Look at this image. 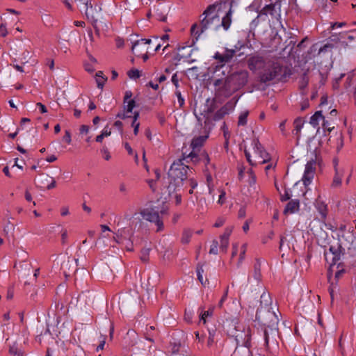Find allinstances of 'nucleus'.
I'll list each match as a JSON object with an SVG mask.
<instances>
[{
  "mask_svg": "<svg viewBox=\"0 0 356 356\" xmlns=\"http://www.w3.org/2000/svg\"><path fill=\"white\" fill-rule=\"evenodd\" d=\"M304 122L305 121L302 118H298L294 120V129L293 133L296 135L298 138L300 136V133L302 127H303Z\"/></svg>",
  "mask_w": 356,
  "mask_h": 356,
  "instance_id": "nucleus-18",
  "label": "nucleus"
},
{
  "mask_svg": "<svg viewBox=\"0 0 356 356\" xmlns=\"http://www.w3.org/2000/svg\"><path fill=\"white\" fill-rule=\"evenodd\" d=\"M175 94H176V95L177 97V99H178V103H179V108L183 107V106L184 105V99L182 97L180 91L177 90L175 92Z\"/></svg>",
  "mask_w": 356,
  "mask_h": 356,
  "instance_id": "nucleus-39",
  "label": "nucleus"
},
{
  "mask_svg": "<svg viewBox=\"0 0 356 356\" xmlns=\"http://www.w3.org/2000/svg\"><path fill=\"white\" fill-rule=\"evenodd\" d=\"M249 74L246 70L232 73L225 78L213 81L216 97H229L243 88L248 81Z\"/></svg>",
  "mask_w": 356,
  "mask_h": 356,
  "instance_id": "nucleus-2",
  "label": "nucleus"
},
{
  "mask_svg": "<svg viewBox=\"0 0 356 356\" xmlns=\"http://www.w3.org/2000/svg\"><path fill=\"white\" fill-rule=\"evenodd\" d=\"M269 58H264L259 56H253L248 58V66L252 71H256L259 69H263L266 67L267 60Z\"/></svg>",
  "mask_w": 356,
  "mask_h": 356,
  "instance_id": "nucleus-9",
  "label": "nucleus"
},
{
  "mask_svg": "<svg viewBox=\"0 0 356 356\" xmlns=\"http://www.w3.org/2000/svg\"><path fill=\"white\" fill-rule=\"evenodd\" d=\"M272 300L270 294L264 292L260 297V307L256 314V319L264 325V338L266 344L268 346H277L279 338L278 316L271 307Z\"/></svg>",
  "mask_w": 356,
  "mask_h": 356,
  "instance_id": "nucleus-1",
  "label": "nucleus"
},
{
  "mask_svg": "<svg viewBox=\"0 0 356 356\" xmlns=\"http://www.w3.org/2000/svg\"><path fill=\"white\" fill-rule=\"evenodd\" d=\"M81 134H87L89 131V127L88 125H81L79 129Z\"/></svg>",
  "mask_w": 356,
  "mask_h": 356,
  "instance_id": "nucleus-48",
  "label": "nucleus"
},
{
  "mask_svg": "<svg viewBox=\"0 0 356 356\" xmlns=\"http://www.w3.org/2000/svg\"><path fill=\"white\" fill-rule=\"evenodd\" d=\"M235 103H232V102H227L223 107H227V111L229 112L234 109Z\"/></svg>",
  "mask_w": 356,
  "mask_h": 356,
  "instance_id": "nucleus-54",
  "label": "nucleus"
},
{
  "mask_svg": "<svg viewBox=\"0 0 356 356\" xmlns=\"http://www.w3.org/2000/svg\"><path fill=\"white\" fill-rule=\"evenodd\" d=\"M67 238V232L65 229L62 230L61 232V241L62 243L65 244Z\"/></svg>",
  "mask_w": 356,
  "mask_h": 356,
  "instance_id": "nucleus-50",
  "label": "nucleus"
},
{
  "mask_svg": "<svg viewBox=\"0 0 356 356\" xmlns=\"http://www.w3.org/2000/svg\"><path fill=\"white\" fill-rule=\"evenodd\" d=\"M253 277L257 282L261 280V262L259 259H256V262L254 265Z\"/></svg>",
  "mask_w": 356,
  "mask_h": 356,
  "instance_id": "nucleus-20",
  "label": "nucleus"
},
{
  "mask_svg": "<svg viewBox=\"0 0 356 356\" xmlns=\"http://www.w3.org/2000/svg\"><path fill=\"white\" fill-rule=\"evenodd\" d=\"M63 140L67 143L70 144L71 143V134L69 131H65V136H63Z\"/></svg>",
  "mask_w": 356,
  "mask_h": 356,
  "instance_id": "nucleus-49",
  "label": "nucleus"
},
{
  "mask_svg": "<svg viewBox=\"0 0 356 356\" xmlns=\"http://www.w3.org/2000/svg\"><path fill=\"white\" fill-rule=\"evenodd\" d=\"M332 47V44H325L323 47L320 48L318 54H321V52L327 51V49H331Z\"/></svg>",
  "mask_w": 356,
  "mask_h": 356,
  "instance_id": "nucleus-55",
  "label": "nucleus"
},
{
  "mask_svg": "<svg viewBox=\"0 0 356 356\" xmlns=\"http://www.w3.org/2000/svg\"><path fill=\"white\" fill-rule=\"evenodd\" d=\"M235 54L236 51L234 49H225L223 54H220L219 52L216 53L214 58L218 60L219 63H222V66H223L225 63L231 61Z\"/></svg>",
  "mask_w": 356,
  "mask_h": 356,
  "instance_id": "nucleus-11",
  "label": "nucleus"
},
{
  "mask_svg": "<svg viewBox=\"0 0 356 356\" xmlns=\"http://www.w3.org/2000/svg\"><path fill=\"white\" fill-rule=\"evenodd\" d=\"M277 6V3H270L268 5H266L259 13L258 17L262 15H270L273 16L275 11V7Z\"/></svg>",
  "mask_w": 356,
  "mask_h": 356,
  "instance_id": "nucleus-16",
  "label": "nucleus"
},
{
  "mask_svg": "<svg viewBox=\"0 0 356 356\" xmlns=\"http://www.w3.org/2000/svg\"><path fill=\"white\" fill-rule=\"evenodd\" d=\"M172 82L175 86L176 88L179 86V81L177 78V74H174L172 76Z\"/></svg>",
  "mask_w": 356,
  "mask_h": 356,
  "instance_id": "nucleus-57",
  "label": "nucleus"
},
{
  "mask_svg": "<svg viewBox=\"0 0 356 356\" xmlns=\"http://www.w3.org/2000/svg\"><path fill=\"white\" fill-rule=\"evenodd\" d=\"M232 10L229 9L226 15L222 17V20L220 22V26L221 25L225 30H227L231 24L232 19H231Z\"/></svg>",
  "mask_w": 356,
  "mask_h": 356,
  "instance_id": "nucleus-22",
  "label": "nucleus"
},
{
  "mask_svg": "<svg viewBox=\"0 0 356 356\" xmlns=\"http://www.w3.org/2000/svg\"><path fill=\"white\" fill-rule=\"evenodd\" d=\"M330 257H332V264H336L340 259V253L338 252V248L331 246L329 250L325 252V258L327 262H329Z\"/></svg>",
  "mask_w": 356,
  "mask_h": 356,
  "instance_id": "nucleus-14",
  "label": "nucleus"
},
{
  "mask_svg": "<svg viewBox=\"0 0 356 356\" xmlns=\"http://www.w3.org/2000/svg\"><path fill=\"white\" fill-rule=\"evenodd\" d=\"M246 247H247V245L246 244H243L241 247V254H240V257H239V260H238V266H239L242 262V261L243 260L244 257H245V251H246Z\"/></svg>",
  "mask_w": 356,
  "mask_h": 356,
  "instance_id": "nucleus-38",
  "label": "nucleus"
},
{
  "mask_svg": "<svg viewBox=\"0 0 356 356\" xmlns=\"http://www.w3.org/2000/svg\"><path fill=\"white\" fill-rule=\"evenodd\" d=\"M107 80L106 77H102V78H97L96 81L97 84V87L99 88H102L105 81Z\"/></svg>",
  "mask_w": 356,
  "mask_h": 356,
  "instance_id": "nucleus-40",
  "label": "nucleus"
},
{
  "mask_svg": "<svg viewBox=\"0 0 356 356\" xmlns=\"http://www.w3.org/2000/svg\"><path fill=\"white\" fill-rule=\"evenodd\" d=\"M127 103V105L124 106V111L127 113H131L132 110L136 106V102L134 99H129Z\"/></svg>",
  "mask_w": 356,
  "mask_h": 356,
  "instance_id": "nucleus-31",
  "label": "nucleus"
},
{
  "mask_svg": "<svg viewBox=\"0 0 356 356\" xmlns=\"http://www.w3.org/2000/svg\"><path fill=\"white\" fill-rule=\"evenodd\" d=\"M280 194L281 195V200H289L293 197V195L286 189L284 190V194L281 192H280Z\"/></svg>",
  "mask_w": 356,
  "mask_h": 356,
  "instance_id": "nucleus-37",
  "label": "nucleus"
},
{
  "mask_svg": "<svg viewBox=\"0 0 356 356\" xmlns=\"http://www.w3.org/2000/svg\"><path fill=\"white\" fill-rule=\"evenodd\" d=\"M188 172H192L189 167L183 163V159H179L173 162L168 171V177L173 181L170 183L168 190L169 192V198L176 199L179 200L181 199V194L177 192L172 194V191L175 190V187H179L183 185L184 181H187L189 176Z\"/></svg>",
  "mask_w": 356,
  "mask_h": 356,
  "instance_id": "nucleus-3",
  "label": "nucleus"
},
{
  "mask_svg": "<svg viewBox=\"0 0 356 356\" xmlns=\"http://www.w3.org/2000/svg\"><path fill=\"white\" fill-rule=\"evenodd\" d=\"M287 67L283 66L278 58H271L267 60L266 67L259 73V79L261 83H266L271 81H281L289 76Z\"/></svg>",
  "mask_w": 356,
  "mask_h": 356,
  "instance_id": "nucleus-5",
  "label": "nucleus"
},
{
  "mask_svg": "<svg viewBox=\"0 0 356 356\" xmlns=\"http://www.w3.org/2000/svg\"><path fill=\"white\" fill-rule=\"evenodd\" d=\"M132 92L131 91H126L124 97V104H126L127 101L131 99Z\"/></svg>",
  "mask_w": 356,
  "mask_h": 356,
  "instance_id": "nucleus-51",
  "label": "nucleus"
},
{
  "mask_svg": "<svg viewBox=\"0 0 356 356\" xmlns=\"http://www.w3.org/2000/svg\"><path fill=\"white\" fill-rule=\"evenodd\" d=\"M203 273H204V269H203L202 265L200 264H198L197 266V274L202 275Z\"/></svg>",
  "mask_w": 356,
  "mask_h": 356,
  "instance_id": "nucleus-63",
  "label": "nucleus"
},
{
  "mask_svg": "<svg viewBox=\"0 0 356 356\" xmlns=\"http://www.w3.org/2000/svg\"><path fill=\"white\" fill-rule=\"evenodd\" d=\"M227 291H225V293L224 295L222 296V297L221 298L219 303H218V307L220 308H221L222 307V304L223 302H225V300L227 299Z\"/></svg>",
  "mask_w": 356,
  "mask_h": 356,
  "instance_id": "nucleus-61",
  "label": "nucleus"
},
{
  "mask_svg": "<svg viewBox=\"0 0 356 356\" xmlns=\"http://www.w3.org/2000/svg\"><path fill=\"white\" fill-rule=\"evenodd\" d=\"M317 164L318 161L316 155H315V159H312L306 164L305 170L302 178L303 183L305 186L309 184L314 178Z\"/></svg>",
  "mask_w": 356,
  "mask_h": 356,
  "instance_id": "nucleus-7",
  "label": "nucleus"
},
{
  "mask_svg": "<svg viewBox=\"0 0 356 356\" xmlns=\"http://www.w3.org/2000/svg\"><path fill=\"white\" fill-rule=\"evenodd\" d=\"M200 159H202V162H203L206 167V171H208V165L210 163V158L208 155V154L206 152H203L201 153V157H200Z\"/></svg>",
  "mask_w": 356,
  "mask_h": 356,
  "instance_id": "nucleus-32",
  "label": "nucleus"
},
{
  "mask_svg": "<svg viewBox=\"0 0 356 356\" xmlns=\"http://www.w3.org/2000/svg\"><path fill=\"white\" fill-rule=\"evenodd\" d=\"M225 222V219L224 218H219L213 225L215 227H220L223 225Z\"/></svg>",
  "mask_w": 356,
  "mask_h": 356,
  "instance_id": "nucleus-47",
  "label": "nucleus"
},
{
  "mask_svg": "<svg viewBox=\"0 0 356 356\" xmlns=\"http://www.w3.org/2000/svg\"><path fill=\"white\" fill-rule=\"evenodd\" d=\"M312 193V191L310 190H307L305 192L303 193V197L305 200H308L309 198H314L315 200H318V198H320V195L317 194L316 197H312L311 194Z\"/></svg>",
  "mask_w": 356,
  "mask_h": 356,
  "instance_id": "nucleus-36",
  "label": "nucleus"
},
{
  "mask_svg": "<svg viewBox=\"0 0 356 356\" xmlns=\"http://www.w3.org/2000/svg\"><path fill=\"white\" fill-rule=\"evenodd\" d=\"M101 152L103 154V155L104 156V159L106 161H108L111 159V155L107 147H104L102 149Z\"/></svg>",
  "mask_w": 356,
  "mask_h": 356,
  "instance_id": "nucleus-41",
  "label": "nucleus"
},
{
  "mask_svg": "<svg viewBox=\"0 0 356 356\" xmlns=\"http://www.w3.org/2000/svg\"><path fill=\"white\" fill-rule=\"evenodd\" d=\"M208 138V136H201L198 137H195L193 139L191 143V147L193 149L195 148L201 147L204 143L206 141L207 138Z\"/></svg>",
  "mask_w": 356,
  "mask_h": 356,
  "instance_id": "nucleus-19",
  "label": "nucleus"
},
{
  "mask_svg": "<svg viewBox=\"0 0 356 356\" xmlns=\"http://www.w3.org/2000/svg\"><path fill=\"white\" fill-rule=\"evenodd\" d=\"M323 127L325 129H327L329 132H331L332 130L334 129V127H330L328 121L325 120V119H323Z\"/></svg>",
  "mask_w": 356,
  "mask_h": 356,
  "instance_id": "nucleus-46",
  "label": "nucleus"
},
{
  "mask_svg": "<svg viewBox=\"0 0 356 356\" xmlns=\"http://www.w3.org/2000/svg\"><path fill=\"white\" fill-rule=\"evenodd\" d=\"M253 145H254V152L257 154V162L259 163L260 164H263L267 162V161L269 159V155L268 154L264 149L263 147L260 144L258 139H254L253 140Z\"/></svg>",
  "mask_w": 356,
  "mask_h": 356,
  "instance_id": "nucleus-10",
  "label": "nucleus"
},
{
  "mask_svg": "<svg viewBox=\"0 0 356 356\" xmlns=\"http://www.w3.org/2000/svg\"><path fill=\"white\" fill-rule=\"evenodd\" d=\"M238 216L239 218H243L245 216V207H241L238 213Z\"/></svg>",
  "mask_w": 356,
  "mask_h": 356,
  "instance_id": "nucleus-58",
  "label": "nucleus"
},
{
  "mask_svg": "<svg viewBox=\"0 0 356 356\" xmlns=\"http://www.w3.org/2000/svg\"><path fill=\"white\" fill-rule=\"evenodd\" d=\"M92 19V26H93V27H94V29L95 30V33L99 35V29L97 26V19H95V17L93 19Z\"/></svg>",
  "mask_w": 356,
  "mask_h": 356,
  "instance_id": "nucleus-62",
  "label": "nucleus"
},
{
  "mask_svg": "<svg viewBox=\"0 0 356 356\" xmlns=\"http://www.w3.org/2000/svg\"><path fill=\"white\" fill-rule=\"evenodd\" d=\"M346 25V23L345 22H335V23H332L331 24V29H334L336 26L337 27H342L343 26Z\"/></svg>",
  "mask_w": 356,
  "mask_h": 356,
  "instance_id": "nucleus-59",
  "label": "nucleus"
},
{
  "mask_svg": "<svg viewBox=\"0 0 356 356\" xmlns=\"http://www.w3.org/2000/svg\"><path fill=\"white\" fill-rule=\"evenodd\" d=\"M188 157L191 158V161L195 164L202 161V159H200V157H201V154L198 155L194 152H192L187 156H184L182 159L184 160Z\"/></svg>",
  "mask_w": 356,
  "mask_h": 356,
  "instance_id": "nucleus-29",
  "label": "nucleus"
},
{
  "mask_svg": "<svg viewBox=\"0 0 356 356\" xmlns=\"http://www.w3.org/2000/svg\"><path fill=\"white\" fill-rule=\"evenodd\" d=\"M245 337L246 339L244 341V346L236 347L232 356H253L252 352L250 350V334H249V329L245 334Z\"/></svg>",
  "mask_w": 356,
  "mask_h": 356,
  "instance_id": "nucleus-8",
  "label": "nucleus"
},
{
  "mask_svg": "<svg viewBox=\"0 0 356 356\" xmlns=\"http://www.w3.org/2000/svg\"><path fill=\"white\" fill-rule=\"evenodd\" d=\"M233 230V227H227L222 235L220 236V249L222 252H225L229 245V237Z\"/></svg>",
  "mask_w": 356,
  "mask_h": 356,
  "instance_id": "nucleus-13",
  "label": "nucleus"
},
{
  "mask_svg": "<svg viewBox=\"0 0 356 356\" xmlns=\"http://www.w3.org/2000/svg\"><path fill=\"white\" fill-rule=\"evenodd\" d=\"M104 345H105V337H104L103 340L100 342L99 346L97 347V351L103 350Z\"/></svg>",
  "mask_w": 356,
  "mask_h": 356,
  "instance_id": "nucleus-64",
  "label": "nucleus"
},
{
  "mask_svg": "<svg viewBox=\"0 0 356 356\" xmlns=\"http://www.w3.org/2000/svg\"><path fill=\"white\" fill-rule=\"evenodd\" d=\"M229 112L227 111V107H222L220 109H219L214 115V120H219L221 118H222L225 115L228 114Z\"/></svg>",
  "mask_w": 356,
  "mask_h": 356,
  "instance_id": "nucleus-28",
  "label": "nucleus"
},
{
  "mask_svg": "<svg viewBox=\"0 0 356 356\" xmlns=\"http://www.w3.org/2000/svg\"><path fill=\"white\" fill-rule=\"evenodd\" d=\"M178 51L181 54H184L185 55V53L188 54L187 56H190V51L191 49L188 47H181L178 48Z\"/></svg>",
  "mask_w": 356,
  "mask_h": 356,
  "instance_id": "nucleus-43",
  "label": "nucleus"
},
{
  "mask_svg": "<svg viewBox=\"0 0 356 356\" xmlns=\"http://www.w3.org/2000/svg\"><path fill=\"white\" fill-rule=\"evenodd\" d=\"M218 242L216 240L212 241L211 248L209 250V254H218Z\"/></svg>",
  "mask_w": 356,
  "mask_h": 356,
  "instance_id": "nucleus-33",
  "label": "nucleus"
},
{
  "mask_svg": "<svg viewBox=\"0 0 356 356\" xmlns=\"http://www.w3.org/2000/svg\"><path fill=\"white\" fill-rule=\"evenodd\" d=\"M341 179H342V175H339V173L336 171L335 175L334 177L332 183V187L337 188L341 186Z\"/></svg>",
  "mask_w": 356,
  "mask_h": 356,
  "instance_id": "nucleus-30",
  "label": "nucleus"
},
{
  "mask_svg": "<svg viewBox=\"0 0 356 356\" xmlns=\"http://www.w3.org/2000/svg\"><path fill=\"white\" fill-rule=\"evenodd\" d=\"M309 83V78L307 76V72H305L301 76L300 80L299 81V88L301 90H305Z\"/></svg>",
  "mask_w": 356,
  "mask_h": 356,
  "instance_id": "nucleus-25",
  "label": "nucleus"
},
{
  "mask_svg": "<svg viewBox=\"0 0 356 356\" xmlns=\"http://www.w3.org/2000/svg\"><path fill=\"white\" fill-rule=\"evenodd\" d=\"M321 119H324L322 112L321 111H316L310 118L309 123L314 127L318 125V121Z\"/></svg>",
  "mask_w": 356,
  "mask_h": 356,
  "instance_id": "nucleus-23",
  "label": "nucleus"
},
{
  "mask_svg": "<svg viewBox=\"0 0 356 356\" xmlns=\"http://www.w3.org/2000/svg\"><path fill=\"white\" fill-rule=\"evenodd\" d=\"M212 313H213V309L204 312L201 315L200 321H203V323H205V322H206V320H205L206 317H207L209 316H211L212 314Z\"/></svg>",
  "mask_w": 356,
  "mask_h": 356,
  "instance_id": "nucleus-44",
  "label": "nucleus"
},
{
  "mask_svg": "<svg viewBox=\"0 0 356 356\" xmlns=\"http://www.w3.org/2000/svg\"><path fill=\"white\" fill-rule=\"evenodd\" d=\"M46 179H51V183L47 186V189H51L56 186V181L54 179V178L47 175L45 177Z\"/></svg>",
  "mask_w": 356,
  "mask_h": 356,
  "instance_id": "nucleus-42",
  "label": "nucleus"
},
{
  "mask_svg": "<svg viewBox=\"0 0 356 356\" xmlns=\"http://www.w3.org/2000/svg\"><path fill=\"white\" fill-rule=\"evenodd\" d=\"M220 19L216 12V6L210 5L200 16V24H193L191 29L192 35L197 40L200 35L209 29L220 26Z\"/></svg>",
  "mask_w": 356,
  "mask_h": 356,
  "instance_id": "nucleus-4",
  "label": "nucleus"
},
{
  "mask_svg": "<svg viewBox=\"0 0 356 356\" xmlns=\"http://www.w3.org/2000/svg\"><path fill=\"white\" fill-rule=\"evenodd\" d=\"M7 29L6 27V25L3 24H1L0 25V36L5 37L7 35Z\"/></svg>",
  "mask_w": 356,
  "mask_h": 356,
  "instance_id": "nucleus-45",
  "label": "nucleus"
},
{
  "mask_svg": "<svg viewBox=\"0 0 356 356\" xmlns=\"http://www.w3.org/2000/svg\"><path fill=\"white\" fill-rule=\"evenodd\" d=\"M249 115V111H245L241 113V115L238 117V126H245L247 124V118Z\"/></svg>",
  "mask_w": 356,
  "mask_h": 356,
  "instance_id": "nucleus-27",
  "label": "nucleus"
},
{
  "mask_svg": "<svg viewBox=\"0 0 356 356\" xmlns=\"http://www.w3.org/2000/svg\"><path fill=\"white\" fill-rule=\"evenodd\" d=\"M214 342V336L213 334L209 332V337L208 338L207 345L209 346H211L212 343Z\"/></svg>",
  "mask_w": 356,
  "mask_h": 356,
  "instance_id": "nucleus-60",
  "label": "nucleus"
},
{
  "mask_svg": "<svg viewBox=\"0 0 356 356\" xmlns=\"http://www.w3.org/2000/svg\"><path fill=\"white\" fill-rule=\"evenodd\" d=\"M188 56L186 55H184V54H181L180 52H178L176 56H175V60L177 61H180L182 58H187Z\"/></svg>",
  "mask_w": 356,
  "mask_h": 356,
  "instance_id": "nucleus-56",
  "label": "nucleus"
},
{
  "mask_svg": "<svg viewBox=\"0 0 356 356\" xmlns=\"http://www.w3.org/2000/svg\"><path fill=\"white\" fill-rule=\"evenodd\" d=\"M315 207L320 213L322 218H325L327 216V205L324 204V202H315Z\"/></svg>",
  "mask_w": 356,
  "mask_h": 356,
  "instance_id": "nucleus-21",
  "label": "nucleus"
},
{
  "mask_svg": "<svg viewBox=\"0 0 356 356\" xmlns=\"http://www.w3.org/2000/svg\"><path fill=\"white\" fill-rule=\"evenodd\" d=\"M168 207L163 204V206L159 211L158 209L156 210L154 208L149 207L142 209L140 212V214L146 220L155 222L157 226L156 231L160 232L163 229V223L161 220L159 214L161 216L165 214L168 211Z\"/></svg>",
  "mask_w": 356,
  "mask_h": 356,
  "instance_id": "nucleus-6",
  "label": "nucleus"
},
{
  "mask_svg": "<svg viewBox=\"0 0 356 356\" xmlns=\"http://www.w3.org/2000/svg\"><path fill=\"white\" fill-rule=\"evenodd\" d=\"M149 252V248L143 249L142 250L140 259L143 262H147L148 261Z\"/></svg>",
  "mask_w": 356,
  "mask_h": 356,
  "instance_id": "nucleus-34",
  "label": "nucleus"
},
{
  "mask_svg": "<svg viewBox=\"0 0 356 356\" xmlns=\"http://www.w3.org/2000/svg\"><path fill=\"white\" fill-rule=\"evenodd\" d=\"M265 341V339H264ZM264 348H257L254 353H252L253 356H267V353L270 351V349L271 347H276L277 346H272L270 344L268 346L266 344V342L264 341Z\"/></svg>",
  "mask_w": 356,
  "mask_h": 356,
  "instance_id": "nucleus-17",
  "label": "nucleus"
},
{
  "mask_svg": "<svg viewBox=\"0 0 356 356\" xmlns=\"http://www.w3.org/2000/svg\"><path fill=\"white\" fill-rule=\"evenodd\" d=\"M192 236V232L189 229H184L182 234L181 241L182 243L187 244L190 242Z\"/></svg>",
  "mask_w": 356,
  "mask_h": 356,
  "instance_id": "nucleus-26",
  "label": "nucleus"
},
{
  "mask_svg": "<svg viewBox=\"0 0 356 356\" xmlns=\"http://www.w3.org/2000/svg\"><path fill=\"white\" fill-rule=\"evenodd\" d=\"M9 353L12 356H23L24 355V352L17 347L16 343H15L13 345L10 346Z\"/></svg>",
  "mask_w": 356,
  "mask_h": 356,
  "instance_id": "nucleus-24",
  "label": "nucleus"
},
{
  "mask_svg": "<svg viewBox=\"0 0 356 356\" xmlns=\"http://www.w3.org/2000/svg\"><path fill=\"white\" fill-rule=\"evenodd\" d=\"M36 106L40 108V112L42 113H45L47 112V109L46 106L44 104H42V103L38 102L36 104Z\"/></svg>",
  "mask_w": 356,
  "mask_h": 356,
  "instance_id": "nucleus-53",
  "label": "nucleus"
},
{
  "mask_svg": "<svg viewBox=\"0 0 356 356\" xmlns=\"http://www.w3.org/2000/svg\"><path fill=\"white\" fill-rule=\"evenodd\" d=\"M75 1L77 2L80 10L85 11V14L88 18H94L92 6L90 0H75Z\"/></svg>",
  "mask_w": 356,
  "mask_h": 356,
  "instance_id": "nucleus-12",
  "label": "nucleus"
},
{
  "mask_svg": "<svg viewBox=\"0 0 356 356\" xmlns=\"http://www.w3.org/2000/svg\"><path fill=\"white\" fill-rule=\"evenodd\" d=\"M31 265L25 266L24 268H22V270H24V275L29 276L31 274Z\"/></svg>",
  "mask_w": 356,
  "mask_h": 356,
  "instance_id": "nucleus-52",
  "label": "nucleus"
},
{
  "mask_svg": "<svg viewBox=\"0 0 356 356\" xmlns=\"http://www.w3.org/2000/svg\"><path fill=\"white\" fill-rule=\"evenodd\" d=\"M128 75L131 79H137L140 77V72L139 70L134 69L128 72Z\"/></svg>",
  "mask_w": 356,
  "mask_h": 356,
  "instance_id": "nucleus-35",
  "label": "nucleus"
},
{
  "mask_svg": "<svg viewBox=\"0 0 356 356\" xmlns=\"http://www.w3.org/2000/svg\"><path fill=\"white\" fill-rule=\"evenodd\" d=\"M299 209V202H289L284 209L283 213L285 216L292 214L298 211Z\"/></svg>",
  "mask_w": 356,
  "mask_h": 356,
  "instance_id": "nucleus-15",
  "label": "nucleus"
}]
</instances>
